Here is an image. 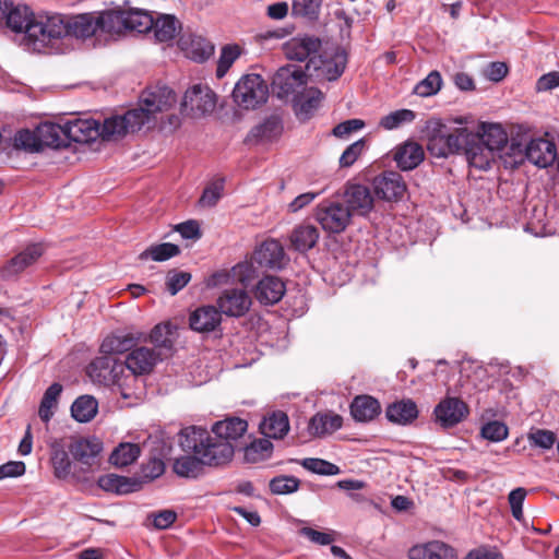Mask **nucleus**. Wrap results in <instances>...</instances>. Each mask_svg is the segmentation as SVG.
<instances>
[{
    "label": "nucleus",
    "instance_id": "obj_1",
    "mask_svg": "<svg viewBox=\"0 0 559 559\" xmlns=\"http://www.w3.org/2000/svg\"><path fill=\"white\" fill-rule=\"evenodd\" d=\"M175 103L176 95L168 86L150 87L141 95L138 108L114 115L99 123V136L111 141L134 133L153 122L156 114L169 110Z\"/></svg>",
    "mask_w": 559,
    "mask_h": 559
},
{
    "label": "nucleus",
    "instance_id": "obj_2",
    "mask_svg": "<svg viewBox=\"0 0 559 559\" xmlns=\"http://www.w3.org/2000/svg\"><path fill=\"white\" fill-rule=\"evenodd\" d=\"M114 17L109 15V9L100 12H90L78 15H62L51 13L49 28V46L64 37L88 38L100 33H111L115 27Z\"/></svg>",
    "mask_w": 559,
    "mask_h": 559
},
{
    "label": "nucleus",
    "instance_id": "obj_3",
    "mask_svg": "<svg viewBox=\"0 0 559 559\" xmlns=\"http://www.w3.org/2000/svg\"><path fill=\"white\" fill-rule=\"evenodd\" d=\"M3 20L12 32L23 34L22 45L28 50L39 52L49 47L51 13L35 14L28 5L13 3Z\"/></svg>",
    "mask_w": 559,
    "mask_h": 559
},
{
    "label": "nucleus",
    "instance_id": "obj_4",
    "mask_svg": "<svg viewBox=\"0 0 559 559\" xmlns=\"http://www.w3.org/2000/svg\"><path fill=\"white\" fill-rule=\"evenodd\" d=\"M267 97V83L257 73L242 75L233 91L234 102L245 109H254L263 105Z\"/></svg>",
    "mask_w": 559,
    "mask_h": 559
},
{
    "label": "nucleus",
    "instance_id": "obj_5",
    "mask_svg": "<svg viewBox=\"0 0 559 559\" xmlns=\"http://www.w3.org/2000/svg\"><path fill=\"white\" fill-rule=\"evenodd\" d=\"M314 217L323 230L341 234L352 223V212L343 201L324 200L317 205Z\"/></svg>",
    "mask_w": 559,
    "mask_h": 559
},
{
    "label": "nucleus",
    "instance_id": "obj_6",
    "mask_svg": "<svg viewBox=\"0 0 559 559\" xmlns=\"http://www.w3.org/2000/svg\"><path fill=\"white\" fill-rule=\"evenodd\" d=\"M109 15L114 17V21H117L115 27L110 28L111 33L116 34L123 31L147 33L153 25V14L138 8L117 7L109 9Z\"/></svg>",
    "mask_w": 559,
    "mask_h": 559
},
{
    "label": "nucleus",
    "instance_id": "obj_7",
    "mask_svg": "<svg viewBox=\"0 0 559 559\" xmlns=\"http://www.w3.org/2000/svg\"><path fill=\"white\" fill-rule=\"evenodd\" d=\"M347 64V53L343 48L336 47L331 53L325 52L324 56L318 55L311 58L306 64V69L310 71L313 69L317 72V76L328 80L335 81L344 72Z\"/></svg>",
    "mask_w": 559,
    "mask_h": 559
},
{
    "label": "nucleus",
    "instance_id": "obj_8",
    "mask_svg": "<svg viewBox=\"0 0 559 559\" xmlns=\"http://www.w3.org/2000/svg\"><path fill=\"white\" fill-rule=\"evenodd\" d=\"M306 84L305 74L294 67H282L273 76V93L281 99L292 97L293 102Z\"/></svg>",
    "mask_w": 559,
    "mask_h": 559
},
{
    "label": "nucleus",
    "instance_id": "obj_9",
    "mask_svg": "<svg viewBox=\"0 0 559 559\" xmlns=\"http://www.w3.org/2000/svg\"><path fill=\"white\" fill-rule=\"evenodd\" d=\"M436 423L444 428H452L463 421L468 415V406L459 397L447 396L435 407Z\"/></svg>",
    "mask_w": 559,
    "mask_h": 559
},
{
    "label": "nucleus",
    "instance_id": "obj_10",
    "mask_svg": "<svg viewBox=\"0 0 559 559\" xmlns=\"http://www.w3.org/2000/svg\"><path fill=\"white\" fill-rule=\"evenodd\" d=\"M181 106L188 114L205 115L215 109L216 95L209 86L197 84L186 91Z\"/></svg>",
    "mask_w": 559,
    "mask_h": 559
},
{
    "label": "nucleus",
    "instance_id": "obj_11",
    "mask_svg": "<svg viewBox=\"0 0 559 559\" xmlns=\"http://www.w3.org/2000/svg\"><path fill=\"white\" fill-rule=\"evenodd\" d=\"M252 260L259 266L272 270H282L289 262V258L285 253L282 243L275 239L263 241L254 250Z\"/></svg>",
    "mask_w": 559,
    "mask_h": 559
},
{
    "label": "nucleus",
    "instance_id": "obj_12",
    "mask_svg": "<svg viewBox=\"0 0 559 559\" xmlns=\"http://www.w3.org/2000/svg\"><path fill=\"white\" fill-rule=\"evenodd\" d=\"M251 297L245 289H225L217 298V306L221 313L228 317H242L251 307Z\"/></svg>",
    "mask_w": 559,
    "mask_h": 559
},
{
    "label": "nucleus",
    "instance_id": "obj_13",
    "mask_svg": "<svg viewBox=\"0 0 559 559\" xmlns=\"http://www.w3.org/2000/svg\"><path fill=\"white\" fill-rule=\"evenodd\" d=\"M254 263L255 262L251 259V261L237 263L229 271L217 272L211 276L209 285L216 286L229 282H237L243 286H248L258 276Z\"/></svg>",
    "mask_w": 559,
    "mask_h": 559
},
{
    "label": "nucleus",
    "instance_id": "obj_14",
    "mask_svg": "<svg viewBox=\"0 0 559 559\" xmlns=\"http://www.w3.org/2000/svg\"><path fill=\"white\" fill-rule=\"evenodd\" d=\"M556 144L544 138L532 139L524 148V156L539 168H546L557 159Z\"/></svg>",
    "mask_w": 559,
    "mask_h": 559
},
{
    "label": "nucleus",
    "instance_id": "obj_15",
    "mask_svg": "<svg viewBox=\"0 0 559 559\" xmlns=\"http://www.w3.org/2000/svg\"><path fill=\"white\" fill-rule=\"evenodd\" d=\"M376 194L386 201H397L403 198L406 185L401 174L386 171L373 179Z\"/></svg>",
    "mask_w": 559,
    "mask_h": 559
},
{
    "label": "nucleus",
    "instance_id": "obj_16",
    "mask_svg": "<svg viewBox=\"0 0 559 559\" xmlns=\"http://www.w3.org/2000/svg\"><path fill=\"white\" fill-rule=\"evenodd\" d=\"M235 452V445L228 441H222L218 437H211L204 442V449L201 452V460L209 466L223 465L231 460Z\"/></svg>",
    "mask_w": 559,
    "mask_h": 559
},
{
    "label": "nucleus",
    "instance_id": "obj_17",
    "mask_svg": "<svg viewBox=\"0 0 559 559\" xmlns=\"http://www.w3.org/2000/svg\"><path fill=\"white\" fill-rule=\"evenodd\" d=\"M178 46L189 59L197 62L207 60L214 52V46L211 41L193 33L181 35Z\"/></svg>",
    "mask_w": 559,
    "mask_h": 559
},
{
    "label": "nucleus",
    "instance_id": "obj_18",
    "mask_svg": "<svg viewBox=\"0 0 559 559\" xmlns=\"http://www.w3.org/2000/svg\"><path fill=\"white\" fill-rule=\"evenodd\" d=\"M64 128L68 143H87L99 136V122L94 119L74 118L64 122Z\"/></svg>",
    "mask_w": 559,
    "mask_h": 559
},
{
    "label": "nucleus",
    "instance_id": "obj_19",
    "mask_svg": "<svg viewBox=\"0 0 559 559\" xmlns=\"http://www.w3.org/2000/svg\"><path fill=\"white\" fill-rule=\"evenodd\" d=\"M159 359L160 354L155 349L141 346L127 355L126 366L132 374H146L153 370Z\"/></svg>",
    "mask_w": 559,
    "mask_h": 559
},
{
    "label": "nucleus",
    "instance_id": "obj_20",
    "mask_svg": "<svg viewBox=\"0 0 559 559\" xmlns=\"http://www.w3.org/2000/svg\"><path fill=\"white\" fill-rule=\"evenodd\" d=\"M409 559H459L456 550L441 540H430L413 546Z\"/></svg>",
    "mask_w": 559,
    "mask_h": 559
},
{
    "label": "nucleus",
    "instance_id": "obj_21",
    "mask_svg": "<svg viewBox=\"0 0 559 559\" xmlns=\"http://www.w3.org/2000/svg\"><path fill=\"white\" fill-rule=\"evenodd\" d=\"M150 32L158 43H170L180 33L181 22L174 14L156 13L153 15Z\"/></svg>",
    "mask_w": 559,
    "mask_h": 559
},
{
    "label": "nucleus",
    "instance_id": "obj_22",
    "mask_svg": "<svg viewBox=\"0 0 559 559\" xmlns=\"http://www.w3.org/2000/svg\"><path fill=\"white\" fill-rule=\"evenodd\" d=\"M285 283L277 276L267 275L261 278L254 289V296L260 304H277L285 295Z\"/></svg>",
    "mask_w": 559,
    "mask_h": 559
},
{
    "label": "nucleus",
    "instance_id": "obj_23",
    "mask_svg": "<svg viewBox=\"0 0 559 559\" xmlns=\"http://www.w3.org/2000/svg\"><path fill=\"white\" fill-rule=\"evenodd\" d=\"M321 41L316 37L293 38L285 45V55L290 60L306 61L318 56Z\"/></svg>",
    "mask_w": 559,
    "mask_h": 559
},
{
    "label": "nucleus",
    "instance_id": "obj_24",
    "mask_svg": "<svg viewBox=\"0 0 559 559\" xmlns=\"http://www.w3.org/2000/svg\"><path fill=\"white\" fill-rule=\"evenodd\" d=\"M343 202L350 209L352 215L355 213L366 215L373 207V198L371 192L362 185L349 186L344 193Z\"/></svg>",
    "mask_w": 559,
    "mask_h": 559
},
{
    "label": "nucleus",
    "instance_id": "obj_25",
    "mask_svg": "<svg viewBox=\"0 0 559 559\" xmlns=\"http://www.w3.org/2000/svg\"><path fill=\"white\" fill-rule=\"evenodd\" d=\"M69 450L78 462L92 467L103 450V443L97 438H82L72 442Z\"/></svg>",
    "mask_w": 559,
    "mask_h": 559
},
{
    "label": "nucleus",
    "instance_id": "obj_26",
    "mask_svg": "<svg viewBox=\"0 0 559 559\" xmlns=\"http://www.w3.org/2000/svg\"><path fill=\"white\" fill-rule=\"evenodd\" d=\"M416 403L411 399H404L393 402L385 408L386 419L396 425L406 426L412 424L418 417Z\"/></svg>",
    "mask_w": 559,
    "mask_h": 559
},
{
    "label": "nucleus",
    "instance_id": "obj_27",
    "mask_svg": "<svg viewBox=\"0 0 559 559\" xmlns=\"http://www.w3.org/2000/svg\"><path fill=\"white\" fill-rule=\"evenodd\" d=\"M473 140L465 147V155L468 164L479 170H487L493 159V152L481 143L479 134L473 133Z\"/></svg>",
    "mask_w": 559,
    "mask_h": 559
},
{
    "label": "nucleus",
    "instance_id": "obj_28",
    "mask_svg": "<svg viewBox=\"0 0 559 559\" xmlns=\"http://www.w3.org/2000/svg\"><path fill=\"white\" fill-rule=\"evenodd\" d=\"M221 320V312L214 306L200 307L189 318L191 329L197 332L214 331L219 325Z\"/></svg>",
    "mask_w": 559,
    "mask_h": 559
},
{
    "label": "nucleus",
    "instance_id": "obj_29",
    "mask_svg": "<svg viewBox=\"0 0 559 559\" xmlns=\"http://www.w3.org/2000/svg\"><path fill=\"white\" fill-rule=\"evenodd\" d=\"M44 253L41 245L34 243L26 247L22 252L13 257L5 265V276L16 275L34 264Z\"/></svg>",
    "mask_w": 559,
    "mask_h": 559
},
{
    "label": "nucleus",
    "instance_id": "obj_30",
    "mask_svg": "<svg viewBox=\"0 0 559 559\" xmlns=\"http://www.w3.org/2000/svg\"><path fill=\"white\" fill-rule=\"evenodd\" d=\"M283 124L278 116L272 115L263 120L260 124L251 129L247 135L249 143L270 142L281 135Z\"/></svg>",
    "mask_w": 559,
    "mask_h": 559
},
{
    "label": "nucleus",
    "instance_id": "obj_31",
    "mask_svg": "<svg viewBox=\"0 0 559 559\" xmlns=\"http://www.w3.org/2000/svg\"><path fill=\"white\" fill-rule=\"evenodd\" d=\"M248 429V423L238 417H229L222 421H217L212 431L222 441H228L234 444L238 439L242 438Z\"/></svg>",
    "mask_w": 559,
    "mask_h": 559
},
{
    "label": "nucleus",
    "instance_id": "obj_32",
    "mask_svg": "<svg viewBox=\"0 0 559 559\" xmlns=\"http://www.w3.org/2000/svg\"><path fill=\"white\" fill-rule=\"evenodd\" d=\"M474 134H479L481 143L493 153L501 151L508 143V135L499 123L481 122Z\"/></svg>",
    "mask_w": 559,
    "mask_h": 559
},
{
    "label": "nucleus",
    "instance_id": "obj_33",
    "mask_svg": "<svg viewBox=\"0 0 559 559\" xmlns=\"http://www.w3.org/2000/svg\"><path fill=\"white\" fill-rule=\"evenodd\" d=\"M261 433L270 439H283L289 431L288 416L281 411L265 416L260 424Z\"/></svg>",
    "mask_w": 559,
    "mask_h": 559
},
{
    "label": "nucleus",
    "instance_id": "obj_34",
    "mask_svg": "<svg viewBox=\"0 0 559 559\" xmlns=\"http://www.w3.org/2000/svg\"><path fill=\"white\" fill-rule=\"evenodd\" d=\"M380 412L379 401L370 395L356 396L350 404V414L356 421H371Z\"/></svg>",
    "mask_w": 559,
    "mask_h": 559
},
{
    "label": "nucleus",
    "instance_id": "obj_35",
    "mask_svg": "<svg viewBox=\"0 0 559 559\" xmlns=\"http://www.w3.org/2000/svg\"><path fill=\"white\" fill-rule=\"evenodd\" d=\"M342 416L333 413H318L311 417L308 432L312 437H323L333 433L342 427Z\"/></svg>",
    "mask_w": 559,
    "mask_h": 559
},
{
    "label": "nucleus",
    "instance_id": "obj_36",
    "mask_svg": "<svg viewBox=\"0 0 559 559\" xmlns=\"http://www.w3.org/2000/svg\"><path fill=\"white\" fill-rule=\"evenodd\" d=\"M209 440V432L201 427H186L179 433V444L185 452L201 455L204 442Z\"/></svg>",
    "mask_w": 559,
    "mask_h": 559
},
{
    "label": "nucleus",
    "instance_id": "obj_37",
    "mask_svg": "<svg viewBox=\"0 0 559 559\" xmlns=\"http://www.w3.org/2000/svg\"><path fill=\"white\" fill-rule=\"evenodd\" d=\"M37 136L41 147H60L68 145L64 123L44 122L37 127Z\"/></svg>",
    "mask_w": 559,
    "mask_h": 559
},
{
    "label": "nucleus",
    "instance_id": "obj_38",
    "mask_svg": "<svg viewBox=\"0 0 559 559\" xmlns=\"http://www.w3.org/2000/svg\"><path fill=\"white\" fill-rule=\"evenodd\" d=\"M424 157L421 145L416 142H406L396 150L394 159L402 170H412L424 160Z\"/></svg>",
    "mask_w": 559,
    "mask_h": 559
},
{
    "label": "nucleus",
    "instance_id": "obj_39",
    "mask_svg": "<svg viewBox=\"0 0 559 559\" xmlns=\"http://www.w3.org/2000/svg\"><path fill=\"white\" fill-rule=\"evenodd\" d=\"M289 240L295 250L306 252L317 245L319 230L313 225L302 224L293 229Z\"/></svg>",
    "mask_w": 559,
    "mask_h": 559
},
{
    "label": "nucleus",
    "instance_id": "obj_40",
    "mask_svg": "<svg viewBox=\"0 0 559 559\" xmlns=\"http://www.w3.org/2000/svg\"><path fill=\"white\" fill-rule=\"evenodd\" d=\"M98 486L105 491L126 495L139 490L140 483L136 479L108 474L99 477Z\"/></svg>",
    "mask_w": 559,
    "mask_h": 559
},
{
    "label": "nucleus",
    "instance_id": "obj_41",
    "mask_svg": "<svg viewBox=\"0 0 559 559\" xmlns=\"http://www.w3.org/2000/svg\"><path fill=\"white\" fill-rule=\"evenodd\" d=\"M322 99L323 94L320 90L316 87L304 86L298 96L295 98L294 104L300 114L308 117L319 108Z\"/></svg>",
    "mask_w": 559,
    "mask_h": 559
},
{
    "label": "nucleus",
    "instance_id": "obj_42",
    "mask_svg": "<svg viewBox=\"0 0 559 559\" xmlns=\"http://www.w3.org/2000/svg\"><path fill=\"white\" fill-rule=\"evenodd\" d=\"M429 131L427 148L436 157H447L450 155L449 144H447V127L435 122Z\"/></svg>",
    "mask_w": 559,
    "mask_h": 559
},
{
    "label": "nucleus",
    "instance_id": "obj_43",
    "mask_svg": "<svg viewBox=\"0 0 559 559\" xmlns=\"http://www.w3.org/2000/svg\"><path fill=\"white\" fill-rule=\"evenodd\" d=\"M98 403L91 395L79 396L71 406V415L79 423H88L97 414Z\"/></svg>",
    "mask_w": 559,
    "mask_h": 559
},
{
    "label": "nucleus",
    "instance_id": "obj_44",
    "mask_svg": "<svg viewBox=\"0 0 559 559\" xmlns=\"http://www.w3.org/2000/svg\"><path fill=\"white\" fill-rule=\"evenodd\" d=\"M62 392V385L60 383H52L45 391L40 401L38 416L44 423H49L55 414V409L58 406V401Z\"/></svg>",
    "mask_w": 559,
    "mask_h": 559
},
{
    "label": "nucleus",
    "instance_id": "obj_45",
    "mask_svg": "<svg viewBox=\"0 0 559 559\" xmlns=\"http://www.w3.org/2000/svg\"><path fill=\"white\" fill-rule=\"evenodd\" d=\"M203 465L201 455H182L175 460L174 472L180 477L195 478L202 474Z\"/></svg>",
    "mask_w": 559,
    "mask_h": 559
},
{
    "label": "nucleus",
    "instance_id": "obj_46",
    "mask_svg": "<svg viewBox=\"0 0 559 559\" xmlns=\"http://www.w3.org/2000/svg\"><path fill=\"white\" fill-rule=\"evenodd\" d=\"M135 345V340L130 334H112L107 336L102 345L100 352L105 355H115L129 352Z\"/></svg>",
    "mask_w": 559,
    "mask_h": 559
},
{
    "label": "nucleus",
    "instance_id": "obj_47",
    "mask_svg": "<svg viewBox=\"0 0 559 559\" xmlns=\"http://www.w3.org/2000/svg\"><path fill=\"white\" fill-rule=\"evenodd\" d=\"M273 443L267 439H257L245 448V460L248 463H259L271 457Z\"/></svg>",
    "mask_w": 559,
    "mask_h": 559
},
{
    "label": "nucleus",
    "instance_id": "obj_48",
    "mask_svg": "<svg viewBox=\"0 0 559 559\" xmlns=\"http://www.w3.org/2000/svg\"><path fill=\"white\" fill-rule=\"evenodd\" d=\"M141 450L134 443H120L110 455V463L118 467H124L132 464L140 455Z\"/></svg>",
    "mask_w": 559,
    "mask_h": 559
},
{
    "label": "nucleus",
    "instance_id": "obj_49",
    "mask_svg": "<svg viewBox=\"0 0 559 559\" xmlns=\"http://www.w3.org/2000/svg\"><path fill=\"white\" fill-rule=\"evenodd\" d=\"M180 253L177 245L170 242H163L159 245H152L143 252L140 253V260L152 259L153 261L163 262Z\"/></svg>",
    "mask_w": 559,
    "mask_h": 559
},
{
    "label": "nucleus",
    "instance_id": "obj_50",
    "mask_svg": "<svg viewBox=\"0 0 559 559\" xmlns=\"http://www.w3.org/2000/svg\"><path fill=\"white\" fill-rule=\"evenodd\" d=\"M177 329L170 323L157 324L150 333L151 342L160 348L170 349L173 347Z\"/></svg>",
    "mask_w": 559,
    "mask_h": 559
},
{
    "label": "nucleus",
    "instance_id": "obj_51",
    "mask_svg": "<svg viewBox=\"0 0 559 559\" xmlns=\"http://www.w3.org/2000/svg\"><path fill=\"white\" fill-rule=\"evenodd\" d=\"M416 115L411 109H399L383 116L380 120V126L385 130H394L403 124L414 121Z\"/></svg>",
    "mask_w": 559,
    "mask_h": 559
},
{
    "label": "nucleus",
    "instance_id": "obj_52",
    "mask_svg": "<svg viewBox=\"0 0 559 559\" xmlns=\"http://www.w3.org/2000/svg\"><path fill=\"white\" fill-rule=\"evenodd\" d=\"M300 464L307 471L318 475L333 476L341 473V468L337 465L323 459L306 457L300 461Z\"/></svg>",
    "mask_w": 559,
    "mask_h": 559
},
{
    "label": "nucleus",
    "instance_id": "obj_53",
    "mask_svg": "<svg viewBox=\"0 0 559 559\" xmlns=\"http://www.w3.org/2000/svg\"><path fill=\"white\" fill-rule=\"evenodd\" d=\"M240 55L241 48L238 45H225L221 50L217 62V78H223L228 72L233 63L240 57Z\"/></svg>",
    "mask_w": 559,
    "mask_h": 559
},
{
    "label": "nucleus",
    "instance_id": "obj_54",
    "mask_svg": "<svg viewBox=\"0 0 559 559\" xmlns=\"http://www.w3.org/2000/svg\"><path fill=\"white\" fill-rule=\"evenodd\" d=\"M442 86V78L438 71H431L424 80L414 87V93L421 97L436 95Z\"/></svg>",
    "mask_w": 559,
    "mask_h": 559
},
{
    "label": "nucleus",
    "instance_id": "obj_55",
    "mask_svg": "<svg viewBox=\"0 0 559 559\" xmlns=\"http://www.w3.org/2000/svg\"><path fill=\"white\" fill-rule=\"evenodd\" d=\"M51 463L55 469V475L58 478H67L71 474V461L68 452L59 445L52 447Z\"/></svg>",
    "mask_w": 559,
    "mask_h": 559
},
{
    "label": "nucleus",
    "instance_id": "obj_56",
    "mask_svg": "<svg viewBox=\"0 0 559 559\" xmlns=\"http://www.w3.org/2000/svg\"><path fill=\"white\" fill-rule=\"evenodd\" d=\"M473 131L468 128H457L454 131L447 129V144H449L450 154L465 151L466 145L473 140Z\"/></svg>",
    "mask_w": 559,
    "mask_h": 559
},
{
    "label": "nucleus",
    "instance_id": "obj_57",
    "mask_svg": "<svg viewBox=\"0 0 559 559\" xmlns=\"http://www.w3.org/2000/svg\"><path fill=\"white\" fill-rule=\"evenodd\" d=\"M300 481L295 476L281 475L270 480V490L274 495H288L298 490Z\"/></svg>",
    "mask_w": 559,
    "mask_h": 559
},
{
    "label": "nucleus",
    "instance_id": "obj_58",
    "mask_svg": "<svg viewBox=\"0 0 559 559\" xmlns=\"http://www.w3.org/2000/svg\"><path fill=\"white\" fill-rule=\"evenodd\" d=\"M527 440L532 447L550 450L557 441V436L550 430L537 428L528 432Z\"/></svg>",
    "mask_w": 559,
    "mask_h": 559
},
{
    "label": "nucleus",
    "instance_id": "obj_59",
    "mask_svg": "<svg viewBox=\"0 0 559 559\" xmlns=\"http://www.w3.org/2000/svg\"><path fill=\"white\" fill-rule=\"evenodd\" d=\"M14 141L16 147L24 148L28 152H39L43 150L39 138L37 136V128L34 131L27 129L20 130Z\"/></svg>",
    "mask_w": 559,
    "mask_h": 559
},
{
    "label": "nucleus",
    "instance_id": "obj_60",
    "mask_svg": "<svg viewBox=\"0 0 559 559\" xmlns=\"http://www.w3.org/2000/svg\"><path fill=\"white\" fill-rule=\"evenodd\" d=\"M526 495L527 490L525 488L518 487L511 490L508 496L512 516L519 522L524 521L523 503L525 501Z\"/></svg>",
    "mask_w": 559,
    "mask_h": 559
},
{
    "label": "nucleus",
    "instance_id": "obj_61",
    "mask_svg": "<svg viewBox=\"0 0 559 559\" xmlns=\"http://www.w3.org/2000/svg\"><path fill=\"white\" fill-rule=\"evenodd\" d=\"M321 7V0H293V14L316 19Z\"/></svg>",
    "mask_w": 559,
    "mask_h": 559
},
{
    "label": "nucleus",
    "instance_id": "obj_62",
    "mask_svg": "<svg viewBox=\"0 0 559 559\" xmlns=\"http://www.w3.org/2000/svg\"><path fill=\"white\" fill-rule=\"evenodd\" d=\"M508 427L498 420L489 421L481 428V436L492 442H500L508 437Z\"/></svg>",
    "mask_w": 559,
    "mask_h": 559
},
{
    "label": "nucleus",
    "instance_id": "obj_63",
    "mask_svg": "<svg viewBox=\"0 0 559 559\" xmlns=\"http://www.w3.org/2000/svg\"><path fill=\"white\" fill-rule=\"evenodd\" d=\"M191 280V274L185 271H170L166 277L168 292L174 296L180 292Z\"/></svg>",
    "mask_w": 559,
    "mask_h": 559
},
{
    "label": "nucleus",
    "instance_id": "obj_64",
    "mask_svg": "<svg viewBox=\"0 0 559 559\" xmlns=\"http://www.w3.org/2000/svg\"><path fill=\"white\" fill-rule=\"evenodd\" d=\"M224 189L223 180L215 181L206 187L200 198V204L202 206H214L222 198Z\"/></svg>",
    "mask_w": 559,
    "mask_h": 559
}]
</instances>
